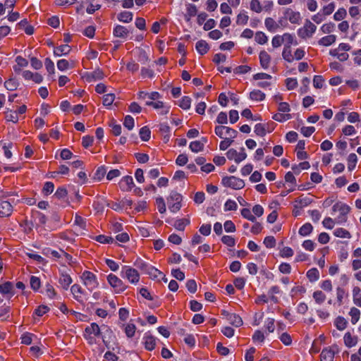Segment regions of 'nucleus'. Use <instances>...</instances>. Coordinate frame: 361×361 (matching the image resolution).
<instances>
[{
	"label": "nucleus",
	"mask_w": 361,
	"mask_h": 361,
	"mask_svg": "<svg viewBox=\"0 0 361 361\" xmlns=\"http://www.w3.org/2000/svg\"><path fill=\"white\" fill-rule=\"evenodd\" d=\"M191 98L188 96H184L180 101L179 106L184 110H188L190 108Z\"/></svg>",
	"instance_id": "c03bdc74"
},
{
	"label": "nucleus",
	"mask_w": 361,
	"mask_h": 361,
	"mask_svg": "<svg viewBox=\"0 0 361 361\" xmlns=\"http://www.w3.org/2000/svg\"><path fill=\"white\" fill-rule=\"evenodd\" d=\"M136 326L133 324H128L125 328V333L128 338H132L135 333Z\"/></svg>",
	"instance_id": "774afa93"
},
{
	"label": "nucleus",
	"mask_w": 361,
	"mask_h": 361,
	"mask_svg": "<svg viewBox=\"0 0 361 361\" xmlns=\"http://www.w3.org/2000/svg\"><path fill=\"white\" fill-rule=\"evenodd\" d=\"M94 239L100 243H113L114 242V239L110 236H106L104 235H99L94 238Z\"/></svg>",
	"instance_id": "37998d69"
},
{
	"label": "nucleus",
	"mask_w": 361,
	"mask_h": 361,
	"mask_svg": "<svg viewBox=\"0 0 361 361\" xmlns=\"http://www.w3.org/2000/svg\"><path fill=\"white\" fill-rule=\"evenodd\" d=\"M189 148L192 152L197 153L203 150L204 143L197 140L192 141L190 143Z\"/></svg>",
	"instance_id": "2f4dec72"
},
{
	"label": "nucleus",
	"mask_w": 361,
	"mask_h": 361,
	"mask_svg": "<svg viewBox=\"0 0 361 361\" xmlns=\"http://www.w3.org/2000/svg\"><path fill=\"white\" fill-rule=\"evenodd\" d=\"M249 17L245 13H240L237 16L236 23L238 25H246L247 23Z\"/></svg>",
	"instance_id": "e2e57ef3"
},
{
	"label": "nucleus",
	"mask_w": 361,
	"mask_h": 361,
	"mask_svg": "<svg viewBox=\"0 0 361 361\" xmlns=\"http://www.w3.org/2000/svg\"><path fill=\"white\" fill-rule=\"evenodd\" d=\"M238 208V205L234 200H228L224 204V211H235Z\"/></svg>",
	"instance_id": "13d9d810"
},
{
	"label": "nucleus",
	"mask_w": 361,
	"mask_h": 361,
	"mask_svg": "<svg viewBox=\"0 0 361 361\" xmlns=\"http://www.w3.org/2000/svg\"><path fill=\"white\" fill-rule=\"evenodd\" d=\"M13 212V206L8 201H2L0 202V216L7 217L11 215Z\"/></svg>",
	"instance_id": "9b49d317"
},
{
	"label": "nucleus",
	"mask_w": 361,
	"mask_h": 361,
	"mask_svg": "<svg viewBox=\"0 0 361 361\" xmlns=\"http://www.w3.org/2000/svg\"><path fill=\"white\" fill-rule=\"evenodd\" d=\"M156 204L159 212L161 214L166 212V204L162 197H159L156 199Z\"/></svg>",
	"instance_id": "bf43d9fd"
},
{
	"label": "nucleus",
	"mask_w": 361,
	"mask_h": 361,
	"mask_svg": "<svg viewBox=\"0 0 361 361\" xmlns=\"http://www.w3.org/2000/svg\"><path fill=\"white\" fill-rule=\"evenodd\" d=\"M283 42L286 44L285 45L298 44L297 41H294V35L290 33H285L282 35Z\"/></svg>",
	"instance_id": "49530a36"
},
{
	"label": "nucleus",
	"mask_w": 361,
	"mask_h": 361,
	"mask_svg": "<svg viewBox=\"0 0 361 361\" xmlns=\"http://www.w3.org/2000/svg\"><path fill=\"white\" fill-rule=\"evenodd\" d=\"M313 230V226L310 223H306L302 225L298 231V233L302 236H307L310 235Z\"/></svg>",
	"instance_id": "c756f323"
},
{
	"label": "nucleus",
	"mask_w": 361,
	"mask_h": 361,
	"mask_svg": "<svg viewBox=\"0 0 361 361\" xmlns=\"http://www.w3.org/2000/svg\"><path fill=\"white\" fill-rule=\"evenodd\" d=\"M139 135L142 141L147 142L150 139L151 131L147 126H144L140 129Z\"/></svg>",
	"instance_id": "473e14b6"
},
{
	"label": "nucleus",
	"mask_w": 361,
	"mask_h": 361,
	"mask_svg": "<svg viewBox=\"0 0 361 361\" xmlns=\"http://www.w3.org/2000/svg\"><path fill=\"white\" fill-rule=\"evenodd\" d=\"M84 332L87 334H94L98 337L102 336L100 327L95 322H92L90 326H86Z\"/></svg>",
	"instance_id": "ddd939ff"
},
{
	"label": "nucleus",
	"mask_w": 361,
	"mask_h": 361,
	"mask_svg": "<svg viewBox=\"0 0 361 361\" xmlns=\"http://www.w3.org/2000/svg\"><path fill=\"white\" fill-rule=\"evenodd\" d=\"M221 240L224 245L228 247H233L235 245V238L231 235H223Z\"/></svg>",
	"instance_id": "864d4df0"
},
{
	"label": "nucleus",
	"mask_w": 361,
	"mask_h": 361,
	"mask_svg": "<svg viewBox=\"0 0 361 361\" xmlns=\"http://www.w3.org/2000/svg\"><path fill=\"white\" fill-rule=\"evenodd\" d=\"M347 15L346 10L344 8H340L334 15L335 20L339 21L345 18Z\"/></svg>",
	"instance_id": "4d7b16f0"
},
{
	"label": "nucleus",
	"mask_w": 361,
	"mask_h": 361,
	"mask_svg": "<svg viewBox=\"0 0 361 361\" xmlns=\"http://www.w3.org/2000/svg\"><path fill=\"white\" fill-rule=\"evenodd\" d=\"M195 49L200 55H204L209 51V46L206 41L201 39L196 43Z\"/></svg>",
	"instance_id": "a211bd4d"
},
{
	"label": "nucleus",
	"mask_w": 361,
	"mask_h": 361,
	"mask_svg": "<svg viewBox=\"0 0 361 361\" xmlns=\"http://www.w3.org/2000/svg\"><path fill=\"white\" fill-rule=\"evenodd\" d=\"M317 27L310 20L306 19L303 27L299 28L298 35L300 37L305 39L310 37L316 31Z\"/></svg>",
	"instance_id": "39448f33"
},
{
	"label": "nucleus",
	"mask_w": 361,
	"mask_h": 361,
	"mask_svg": "<svg viewBox=\"0 0 361 361\" xmlns=\"http://www.w3.org/2000/svg\"><path fill=\"white\" fill-rule=\"evenodd\" d=\"M71 47L68 44H63L55 48L54 54L56 56L67 55L70 53Z\"/></svg>",
	"instance_id": "412c9836"
},
{
	"label": "nucleus",
	"mask_w": 361,
	"mask_h": 361,
	"mask_svg": "<svg viewBox=\"0 0 361 361\" xmlns=\"http://www.w3.org/2000/svg\"><path fill=\"white\" fill-rule=\"evenodd\" d=\"M134 265L142 271L145 274L147 272V270H148L149 268L152 266L141 259H137L134 263Z\"/></svg>",
	"instance_id": "58836bf2"
},
{
	"label": "nucleus",
	"mask_w": 361,
	"mask_h": 361,
	"mask_svg": "<svg viewBox=\"0 0 361 361\" xmlns=\"http://www.w3.org/2000/svg\"><path fill=\"white\" fill-rule=\"evenodd\" d=\"M119 188L122 191L129 192L135 187L133 178L131 176H123L119 183Z\"/></svg>",
	"instance_id": "1a4fd4ad"
},
{
	"label": "nucleus",
	"mask_w": 361,
	"mask_h": 361,
	"mask_svg": "<svg viewBox=\"0 0 361 361\" xmlns=\"http://www.w3.org/2000/svg\"><path fill=\"white\" fill-rule=\"evenodd\" d=\"M82 279L84 281V284L92 290L93 288H97L99 286V282L97 281V276L89 271H85L81 276Z\"/></svg>",
	"instance_id": "423d86ee"
},
{
	"label": "nucleus",
	"mask_w": 361,
	"mask_h": 361,
	"mask_svg": "<svg viewBox=\"0 0 361 361\" xmlns=\"http://www.w3.org/2000/svg\"><path fill=\"white\" fill-rule=\"evenodd\" d=\"M68 195L66 188L63 186L59 187L54 193V197L59 200L64 199Z\"/></svg>",
	"instance_id": "09e8293b"
},
{
	"label": "nucleus",
	"mask_w": 361,
	"mask_h": 361,
	"mask_svg": "<svg viewBox=\"0 0 361 361\" xmlns=\"http://www.w3.org/2000/svg\"><path fill=\"white\" fill-rule=\"evenodd\" d=\"M197 13V9L195 4H189L187 6L186 13L185 14V19L189 21L192 17H194Z\"/></svg>",
	"instance_id": "4be33fe9"
},
{
	"label": "nucleus",
	"mask_w": 361,
	"mask_h": 361,
	"mask_svg": "<svg viewBox=\"0 0 361 361\" xmlns=\"http://www.w3.org/2000/svg\"><path fill=\"white\" fill-rule=\"evenodd\" d=\"M250 9L256 13H260L262 11V5L259 0H251Z\"/></svg>",
	"instance_id": "680f3d73"
},
{
	"label": "nucleus",
	"mask_w": 361,
	"mask_h": 361,
	"mask_svg": "<svg viewBox=\"0 0 361 361\" xmlns=\"http://www.w3.org/2000/svg\"><path fill=\"white\" fill-rule=\"evenodd\" d=\"M221 184L233 190H240L245 187L244 180L234 176L223 177Z\"/></svg>",
	"instance_id": "f257e3e1"
},
{
	"label": "nucleus",
	"mask_w": 361,
	"mask_h": 361,
	"mask_svg": "<svg viewBox=\"0 0 361 361\" xmlns=\"http://www.w3.org/2000/svg\"><path fill=\"white\" fill-rule=\"evenodd\" d=\"M255 41L259 44H264L267 42L268 38L263 32H257L255 34Z\"/></svg>",
	"instance_id": "de8ad7c7"
},
{
	"label": "nucleus",
	"mask_w": 361,
	"mask_h": 361,
	"mask_svg": "<svg viewBox=\"0 0 361 361\" xmlns=\"http://www.w3.org/2000/svg\"><path fill=\"white\" fill-rule=\"evenodd\" d=\"M121 276L127 279L132 283H137L140 279V275L135 269L124 266L121 270Z\"/></svg>",
	"instance_id": "20e7f679"
},
{
	"label": "nucleus",
	"mask_w": 361,
	"mask_h": 361,
	"mask_svg": "<svg viewBox=\"0 0 361 361\" xmlns=\"http://www.w3.org/2000/svg\"><path fill=\"white\" fill-rule=\"evenodd\" d=\"M13 289V284L10 281L0 284V293L2 295H8V298H11L14 295Z\"/></svg>",
	"instance_id": "f8f14e48"
},
{
	"label": "nucleus",
	"mask_w": 361,
	"mask_h": 361,
	"mask_svg": "<svg viewBox=\"0 0 361 361\" xmlns=\"http://www.w3.org/2000/svg\"><path fill=\"white\" fill-rule=\"evenodd\" d=\"M32 217L34 218L35 220L37 219L39 224L41 225H44L47 221V216L42 212L37 210H33L32 212Z\"/></svg>",
	"instance_id": "bb28decb"
},
{
	"label": "nucleus",
	"mask_w": 361,
	"mask_h": 361,
	"mask_svg": "<svg viewBox=\"0 0 361 361\" xmlns=\"http://www.w3.org/2000/svg\"><path fill=\"white\" fill-rule=\"evenodd\" d=\"M133 28L131 27L128 28L121 25H116L113 29V35L115 37L126 39L128 37V34L133 32Z\"/></svg>",
	"instance_id": "6e6552de"
},
{
	"label": "nucleus",
	"mask_w": 361,
	"mask_h": 361,
	"mask_svg": "<svg viewBox=\"0 0 361 361\" xmlns=\"http://www.w3.org/2000/svg\"><path fill=\"white\" fill-rule=\"evenodd\" d=\"M344 343L348 348H352L355 346L357 343V337L352 336L350 332H347L345 334L344 337Z\"/></svg>",
	"instance_id": "aec40b11"
},
{
	"label": "nucleus",
	"mask_w": 361,
	"mask_h": 361,
	"mask_svg": "<svg viewBox=\"0 0 361 361\" xmlns=\"http://www.w3.org/2000/svg\"><path fill=\"white\" fill-rule=\"evenodd\" d=\"M123 126L128 130H132L135 126L134 118L130 116L127 115L124 118Z\"/></svg>",
	"instance_id": "3c124183"
},
{
	"label": "nucleus",
	"mask_w": 361,
	"mask_h": 361,
	"mask_svg": "<svg viewBox=\"0 0 361 361\" xmlns=\"http://www.w3.org/2000/svg\"><path fill=\"white\" fill-rule=\"evenodd\" d=\"M307 277L310 282H314L319 278V272L317 268H312L307 272Z\"/></svg>",
	"instance_id": "7c9ffc66"
},
{
	"label": "nucleus",
	"mask_w": 361,
	"mask_h": 361,
	"mask_svg": "<svg viewBox=\"0 0 361 361\" xmlns=\"http://www.w3.org/2000/svg\"><path fill=\"white\" fill-rule=\"evenodd\" d=\"M228 320L235 327H239L243 324L242 318L235 313H231V315H228Z\"/></svg>",
	"instance_id": "5701e85b"
},
{
	"label": "nucleus",
	"mask_w": 361,
	"mask_h": 361,
	"mask_svg": "<svg viewBox=\"0 0 361 361\" xmlns=\"http://www.w3.org/2000/svg\"><path fill=\"white\" fill-rule=\"evenodd\" d=\"M59 283L63 289L68 290L72 283V279L69 274L63 273L59 278Z\"/></svg>",
	"instance_id": "6ab92c4d"
},
{
	"label": "nucleus",
	"mask_w": 361,
	"mask_h": 361,
	"mask_svg": "<svg viewBox=\"0 0 361 361\" xmlns=\"http://www.w3.org/2000/svg\"><path fill=\"white\" fill-rule=\"evenodd\" d=\"M169 209L173 213H176L181 208L182 195L176 191H171L167 199Z\"/></svg>",
	"instance_id": "f03ea898"
},
{
	"label": "nucleus",
	"mask_w": 361,
	"mask_h": 361,
	"mask_svg": "<svg viewBox=\"0 0 361 361\" xmlns=\"http://www.w3.org/2000/svg\"><path fill=\"white\" fill-rule=\"evenodd\" d=\"M109 126L112 128V133L115 136H118L121 134V126L116 123V121L113 119L109 123Z\"/></svg>",
	"instance_id": "8fccbe9b"
},
{
	"label": "nucleus",
	"mask_w": 361,
	"mask_h": 361,
	"mask_svg": "<svg viewBox=\"0 0 361 361\" xmlns=\"http://www.w3.org/2000/svg\"><path fill=\"white\" fill-rule=\"evenodd\" d=\"M267 29L270 32H275L279 28L277 24L272 18H267L264 22Z\"/></svg>",
	"instance_id": "c85d7f7f"
},
{
	"label": "nucleus",
	"mask_w": 361,
	"mask_h": 361,
	"mask_svg": "<svg viewBox=\"0 0 361 361\" xmlns=\"http://www.w3.org/2000/svg\"><path fill=\"white\" fill-rule=\"evenodd\" d=\"M334 234L335 236L338 237V238H350L351 237L350 233L347 230H345L343 228H336L334 231Z\"/></svg>",
	"instance_id": "a18cd8bd"
},
{
	"label": "nucleus",
	"mask_w": 361,
	"mask_h": 361,
	"mask_svg": "<svg viewBox=\"0 0 361 361\" xmlns=\"http://www.w3.org/2000/svg\"><path fill=\"white\" fill-rule=\"evenodd\" d=\"M250 99L254 101H263L265 99V94L259 90H254L250 93Z\"/></svg>",
	"instance_id": "a878e982"
},
{
	"label": "nucleus",
	"mask_w": 361,
	"mask_h": 361,
	"mask_svg": "<svg viewBox=\"0 0 361 361\" xmlns=\"http://www.w3.org/2000/svg\"><path fill=\"white\" fill-rule=\"evenodd\" d=\"M336 39V35H330L325 37H322L319 42L318 44L322 46H329L335 42Z\"/></svg>",
	"instance_id": "393cba45"
},
{
	"label": "nucleus",
	"mask_w": 361,
	"mask_h": 361,
	"mask_svg": "<svg viewBox=\"0 0 361 361\" xmlns=\"http://www.w3.org/2000/svg\"><path fill=\"white\" fill-rule=\"evenodd\" d=\"M18 82L15 78H10L4 82V87L9 91H13L18 87Z\"/></svg>",
	"instance_id": "f704fd0d"
},
{
	"label": "nucleus",
	"mask_w": 361,
	"mask_h": 361,
	"mask_svg": "<svg viewBox=\"0 0 361 361\" xmlns=\"http://www.w3.org/2000/svg\"><path fill=\"white\" fill-rule=\"evenodd\" d=\"M283 59L287 62L291 63L294 58L292 56L291 47L289 45H284L282 52Z\"/></svg>",
	"instance_id": "cd10ccee"
},
{
	"label": "nucleus",
	"mask_w": 361,
	"mask_h": 361,
	"mask_svg": "<svg viewBox=\"0 0 361 361\" xmlns=\"http://www.w3.org/2000/svg\"><path fill=\"white\" fill-rule=\"evenodd\" d=\"M54 185L52 182H46L44 185L42 192L45 195H50L53 192Z\"/></svg>",
	"instance_id": "0e129e2a"
},
{
	"label": "nucleus",
	"mask_w": 361,
	"mask_h": 361,
	"mask_svg": "<svg viewBox=\"0 0 361 361\" xmlns=\"http://www.w3.org/2000/svg\"><path fill=\"white\" fill-rule=\"evenodd\" d=\"M143 339L145 340V347L147 350H152L156 345V338L152 335L145 334Z\"/></svg>",
	"instance_id": "f3484780"
},
{
	"label": "nucleus",
	"mask_w": 361,
	"mask_h": 361,
	"mask_svg": "<svg viewBox=\"0 0 361 361\" xmlns=\"http://www.w3.org/2000/svg\"><path fill=\"white\" fill-rule=\"evenodd\" d=\"M106 173V167L105 166H101L98 167L97 169L96 170L94 175V178L95 180L99 181L104 178Z\"/></svg>",
	"instance_id": "4c0bfd02"
},
{
	"label": "nucleus",
	"mask_w": 361,
	"mask_h": 361,
	"mask_svg": "<svg viewBox=\"0 0 361 361\" xmlns=\"http://www.w3.org/2000/svg\"><path fill=\"white\" fill-rule=\"evenodd\" d=\"M115 99L114 94H106L103 97V104L106 106H109L112 104Z\"/></svg>",
	"instance_id": "69168bd1"
},
{
	"label": "nucleus",
	"mask_w": 361,
	"mask_h": 361,
	"mask_svg": "<svg viewBox=\"0 0 361 361\" xmlns=\"http://www.w3.org/2000/svg\"><path fill=\"white\" fill-rule=\"evenodd\" d=\"M313 298L318 304H322L326 299V295L321 290L314 291L313 293Z\"/></svg>",
	"instance_id": "603ef678"
},
{
	"label": "nucleus",
	"mask_w": 361,
	"mask_h": 361,
	"mask_svg": "<svg viewBox=\"0 0 361 361\" xmlns=\"http://www.w3.org/2000/svg\"><path fill=\"white\" fill-rule=\"evenodd\" d=\"M185 286L191 293H195L197 291V283L194 279L188 280Z\"/></svg>",
	"instance_id": "052dcab7"
},
{
	"label": "nucleus",
	"mask_w": 361,
	"mask_h": 361,
	"mask_svg": "<svg viewBox=\"0 0 361 361\" xmlns=\"http://www.w3.org/2000/svg\"><path fill=\"white\" fill-rule=\"evenodd\" d=\"M334 324L338 330L343 331L346 328L348 322L344 317L338 316L335 319Z\"/></svg>",
	"instance_id": "72a5a7b5"
},
{
	"label": "nucleus",
	"mask_w": 361,
	"mask_h": 361,
	"mask_svg": "<svg viewBox=\"0 0 361 361\" xmlns=\"http://www.w3.org/2000/svg\"><path fill=\"white\" fill-rule=\"evenodd\" d=\"M357 161V157L355 153H351L348 155V169L350 171H353L355 168Z\"/></svg>",
	"instance_id": "e433bc0d"
},
{
	"label": "nucleus",
	"mask_w": 361,
	"mask_h": 361,
	"mask_svg": "<svg viewBox=\"0 0 361 361\" xmlns=\"http://www.w3.org/2000/svg\"><path fill=\"white\" fill-rule=\"evenodd\" d=\"M30 286L33 290L37 291L39 290L41 286L40 279L35 276H32L30 278Z\"/></svg>",
	"instance_id": "6e6d98bb"
},
{
	"label": "nucleus",
	"mask_w": 361,
	"mask_h": 361,
	"mask_svg": "<svg viewBox=\"0 0 361 361\" xmlns=\"http://www.w3.org/2000/svg\"><path fill=\"white\" fill-rule=\"evenodd\" d=\"M241 215L243 218L255 222L256 217L251 214V212L247 208H244L241 210Z\"/></svg>",
	"instance_id": "5fc2aeb1"
},
{
	"label": "nucleus",
	"mask_w": 361,
	"mask_h": 361,
	"mask_svg": "<svg viewBox=\"0 0 361 361\" xmlns=\"http://www.w3.org/2000/svg\"><path fill=\"white\" fill-rule=\"evenodd\" d=\"M349 314L351 317L352 324H355L360 319V311L357 308L353 307L350 309Z\"/></svg>",
	"instance_id": "ea45409f"
},
{
	"label": "nucleus",
	"mask_w": 361,
	"mask_h": 361,
	"mask_svg": "<svg viewBox=\"0 0 361 361\" xmlns=\"http://www.w3.org/2000/svg\"><path fill=\"white\" fill-rule=\"evenodd\" d=\"M71 291L72 294L74 295V298L79 302H82L81 297L76 295V293H82V289L81 286L78 284H74L71 288Z\"/></svg>",
	"instance_id": "c9c22d12"
},
{
	"label": "nucleus",
	"mask_w": 361,
	"mask_h": 361,
	"mask_svg": "<svg viewBox=\"0 0 361 361\" xmlns=\"http://www.w3.org/2000/svg\"><path fill=\"white\" fill-rule=\"evenodd\" d=\"M145 274H148L153 279H155L158 278V276L163 275V273L161 271L153 266H151L149 269L147 270Z\"/></svg>",
	"instance_id": "79ce46f5"
},
{
	"label": "nucleus",
	"mask_w": 361,
	"mask_h": 361,
	"mask_svg": "<svg viewBox=\"0 0 361 361\" xmlns=\"http://www.w3.org/2000/svg\"><path fill=\"white\" fill-rule=\"evenodd\" d=\"M255 133L260 137H264L267 133L266 126L262 123H257L255 126Z\"/></svg>",
	"instance_id": "a19ab883"
},
{
	"label": "nucleus",
	"mask_w": 361,
	"mask_h": 361,
	"mask_svg": "<svg viewBox=\"0 0 361 361\" xmlns=\"http://www.w3.org/2000/svg\"><path fill=\"white\" fill-rule=\"evenodd\" d=\"M107 281L111 286L116 289V293L123 292L127 288V286L123 283L122 280L113 274H110L107 276Z\"/></svg>",
	"instance_id": "0eeeda50"
},
{
	"label": "nucleus",
	"mask_w": 361,
	"mask_h": 361,
	"mask_svg": "<svg viewBox=\"0 0 361 361\" xmlns=\"http://www.w3.org/2000/svg\"><path fill=\"white\" fill-rule=\"evenodd\" d=\"M263 243L267 248H273L276 246V240L274 236H267Z\"/></svg>",
	"instance_id": "338daca9"
},
{
	"label": "nucleus",
	"mask_w": 361,
	"mask_h": 361,
	"mask_svg": "<svg viewBox=\"0 0 361 361\" xmlns=\"http://www.w3.org/2000/svg\"><path fill=\"white\" fill-rule=\"evenodd\" d=\"M133 14L130 11H122L118 14L117 18L119 21L123 23H130L132 21Z\"/></svg>",
	"instance_id": "b1692460"
},
{
	"label": "nucleus",
	"mask_w": 361,
	"mask_h": 361,
	"mask_svg": "<svg viewBox=\"0 0 361 361\" xmlns=\"http://www.w3.org/2000/svg\"><path fill=\"white\" fill-rule=\"evenodd\" d=\"M259 58L261 66L264 69H267L271 61L270 55L266 51L263 50L260 51Z\"/></svg>",
	"instance_id": "4468645a"
},
{
	"label": "nucleus",
	"mask_w": 361,
	"mask_h": 361,
	"mask_svg": "<svg viewBox=\"0 0 361 361\" xmlns=\"http://www.w3.org/2000/svg\"><path fill=\"white\" fill-rule=\"evenodd\" d=\"M335 352L331 348H325L320 355V361H334Z\"/></svg>",
	"instance_id": "2eb2a0df"
},
{
	"label": "nucleus",
	"mask_w": 361,
	"mask_h": 361,
	"mask_svg": "<svg viewBox=\"0 0 361 361\" xmlns=\"http://www.w3.org/2000/svg\"><path fill=\"white\" fill-rule=\"evenodd\" d=\"M104 327L106 329V333L109 334V340H106L105 337L102 336V341H103L104 345L109 350H113V351H114L116 350H120L119 345L116 342V337H115V336H114L112 330L106 326H104ZM117 353H119V351H118Z\"/></svg>",
	"instance_id": "7ed1b4c3"
},
{
	"label": "nucleus",
	"mask_w": 361,
	"mask_h": 361,
	"mask_svg": "<svg viewBox=\"0 0 361 361\" xmlns=\"http://www.w3.org/2000/svg\"><path fill=\"white\" fill-rule=\"evenodd\" d=\"M312 202H313L312 199L307 197H302L301 196L295 200V202L296 204L294 205V207H295V209H301L304 207H306V206L310 204Z\"/></svg>",
	"instance_id": "dca6fc26"
},
{
	"label": "nucleus",
	"mask_w": 361,
	"mask_h": 361,
	"mask_svg": "<svg viewBox=\"0 0 361 361\" xmlns=\"http://www.w3.org/2000/svg\"><path fill=\"white\" fill-rule=\"evenodd\" d=\"M284 16L293 24H300L301 16L300 12L294 11L290 8H287L285 11Z\"/></svg>",
	"instance_id": "9d476101"
}]
</instances>
